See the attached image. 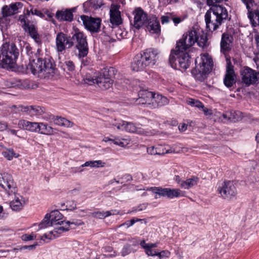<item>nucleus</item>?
I'll list each match as a JSON object with an SVG mask.
<instances>
[{
    "label": "nucleus",
    "mask_w": 259,
    "mask_h": 259,
    "mask_svg": "<svg viewBox=\"0 0 259 259\" xmlns=\"http://www.w3.org/2000/svg\"><path fill=\"white\" fill-rule=\"evenodd\" d=\"M24 49L29 59V63L26 67L27 72H31L33 75L44 78L54 75L55 66L49 58L42 59L40 56L39 49H37L36 53H34L29 44H26Z\"/></svg>",
    "instance_id": "obj_1"
},
{
    "label": "nucleus",
    "mask_w": 259,
    "mask_h": 259,
    "mask_svg": "<svg viewBox=\"0 0 259 259\" xmlns=\"http://www.w3.org/2000/svg\"><path fill=\"white\" fill-rule=\"evenodd\" d=\"M228 19V12L225 7L212 6L205 14L206 28L211 31L215 30Z\"/></svg>",
    "instance_id": "obj_2"
},
{
    "label": "nucleus",
    "mask_w": 259,
    "mask_h": 259,
    "mask_svg": "<svg viewBox=\"0 0 259 259\" xmlns=\"http://www.w3.org/2000/svg\"><path fill=\"white\" fill-rule=\"evenodd\" d=\"M195 62L196 66L191 73L197 80L203 81L212 69V58L207 53H205L201 55L200 58L196 59Z\"/></svg>",
    "instance_id": "obj_3"
},
{
    "label": "nucleus",
    "mask_w": 259,
    "mask_h": 259,
    "mask_svg": "<svg viewBox=\"0 0 259 259\" xmlns=\"http://www.w3.org/2000/svg\"><path fill=\"white\" fill-rule=\"evenodd\" d=\"M19 54V50L14 44H4L0 51V65L4 68L13 67Z\"/></svg>",
    "instance_id": "obj_4"
},
{
    "label": "nucleus",
    "mask_w": 259,
    "mask_h": 259,
    "mask_svg": "<svg viewBox=\"0 0 259 259\" xmlns=\"http://www.w3.org/2000/svg\"><path fill=\"white\" fill-rule=\"evenodd\" d=\"M71 47L74 46L78 50V56L79 58H84L89 53V46L87 35L79 30H75L71 38L70 43Z\"/></svg>",
    "instance_id": "obj_5"
},
{
    "label": "nucleus",
    "mask_w": 259,
    "mask_h": 259,
    "mask_svg": "<svg viewBox=\"0 0 259 259\" xmlns=\"http://www.w3.org/2000/svg\"><path fill=\"white\" fill-rule=\"evenodd\" d=\"M116 70L113 67L104 68L96 73V84L102 89L106 90L112 87L113 77Z\"/></svg>",
    "instance_id": "obj_6"
},
{
    "label": "nucleus",
    "mask_w": 259,
    "mask_h": 259,
    "mask_svg": "<svg viewBox=\"0 0 259 259\" xmlns=\"http://www.w3.org/2000/svg\"><path fill=\"white\" fill-rule=\"evenodd\" d=\"M169 63L172 67H177V62L179 66L182 69H186L190 64V56L186 51L171 50L169 59Z\"/></svg>",
    "instance_id": "obj_7"
},
{
    "label": "nucleus",
    "mask_w": 259,
    "mask_h": 259,
    "mask_svg": "<svg viewBox=\"0 0 259 259\" xmlns=\"http://www.w3.org/2000/svg\"><path fill=\"white\" fill-rule=\"evenodd\" d=\"M111 125L113 127H116L119 130L124 131L129 133H135L146 136H151L154 134V132L146 131L141 127H137L133 122L122 120L114 119L112 121Z\"/></svg>",
    "instance_id": "obj_8"
},
{
    "label": "nucleus",
    "mask_w": 259,
    "mask_h": 259,
    "mask_svg": "<svg viewBox=\"0 0 259 259\" xmlns=\"http://www.w3.org/2000/svg\"><path fill=\"white\" fill-rule=\"evenodd\" d=\"M133 19L130 18L131 28L135 31L144 27L148 20L150 16L141 8H136L132 12Z\"/></svg>",
    "instance_id": "obj_9"
},
{
    "label": "nucleus",
    "mask_w": 259,
    "mask_h": 259,
    "mask_svg": "<svg viewBox=\"0 0 259 259\" xmlns=\"http://www.w3.org/2000/svg\"><path fill=\"white\" fill-rule=\"evenodd\" d=\"M23 7V4L21 2H15L9 5H5L2 8V17H0V25L2 27L7 26L9 21L8 17L13 16L19 12V10Z\"/></svg>",
    "instance_id": "obj_10"
},
{
    "label": "nucleus",
    "mask_w": 259,
    "mask_h": 259,
    "mask_svg": "<svg viewBox=\"0 0 259 259\" xmlns=\"http://www.w3.org/2000/svg\"><path fill=\"white\" fill-rule=\"evenodd\" d=\"M217 191L223 199L228 200L235 198L237 194V188L231 181H225L220 184Z\"/></svg>",
    "instance_id": "obj_11"
},
{
    "label": "nucleus",
    "mask_w": 259,
    "mask_h": 259,
    "mask_svg": "<svg viewBox=\"0 0 259 259\" xmlns=\"http://www.w3.org/2000/svg\"><path fill=\"white\" fill-rule=\"evenodd\" d=\"M197 31L194 28L188 30L183 35L182 38L177 42V50L178 51H186L193 46L197 41Z\"/></svg>",
    "instance_id": "obj_12"
},
{
    "label": "nucleus",
    "mask_w": 259,
    "mask_h": 259,
    "mask_svg": "<svg viewBox=\"0 0 259 259\" xmlns=\"http://www.w3.org/2000/svg\"><path fill=\"white\" fill-rule=\"evenodd\" d=\"M146 190L152 191L153 193L159 196L166 197L169 199H174L185 196V192L179 189L153 187L147 188Z\"/></svg>",
    "instance_id": "obj_13"
},
{
    "label": "nucleus",
    "mask_w": 259,
    "mask_h": 259,
    "mask_svg": "<svg viewBox=\"0 0 259 259\" xmlns=\"http://www.w3.org/2000/svg\"><path fill=\"white\" fill-rule=\"evenodd\" d=\"M242 82L246 87L259 83V72L245 67L240 72Z\"/></svg>",
    "instance_id": "obj_14"
},
{
    "label": "nucleus",
    "mask_w": 259,
    "mask_h": 259,
    "mask_svg": "<svg viewBox=\"0 0 259 259\" xmlns=\"http://www.w3.org/2000/svg\"><path fill=\"white\" fill-rule=\"evenodd\" d=\"M19 20L25 31L28 33L29 35L36 43L40 45L41 40L40 35L37 32L36 26L31 23L26 18L25 16L21 15Z\"/></svg>",
    "instance_id": "obj_15"
},
{
    "label": "nucleus",
    "mask_w": 259,
    "mask_h": 259,
    "mask_svg": "<svg viewBox=\"0 0 259 259\" xmlns=\"http://www.w3.org/2000/svg\"><path fill=\"white\" fill-rule=\"evenodd\" d=\"M0 186L9 195L15 194L16 191V185L12 176L6 172H0Z\"/></svg>",
    "instance_id": "obj_16"
},
{
    "label": "nucleus",
    "mask_w": 259,
    "mask_h": 259,
    "mask_svg": "<svg viewBox=\"0 0 259 259\" xmlns=\"http://www.w3.org/2000/svg\"><path fill=\"white\" fill-rule=\"evenodd\" d=\"M85 28L91 32H97L100 28L101 19L95 18L85 15H81L80 17Z\"/></svg>",
    "instance_id": "obj_17"
},
{
    "label": "nucleus",
    "mask_w": 259,
    "mask_h": 259,
    "mask_svg": "<svg viewBox=\"0 0 259 259\" xmlns=\"http://www.w3.org/2000/svg\"><path fill=\"white\" fill-rule=\"evenodd\" d=\"M120 6L118 5L112 4L109 11L110 22L111 27H116L122 23L121 12L119 11Z\"/></svg>",
    "instance_id": "obj_18"
},
{
    "label": "nucleus",
    "mask_w": 259,
    "mask_h": 259,
    "mask_svg": "<svg viewBox=\"0 0 259 259\" xmlns=\"http://www.w3.org/2000/svg\"><path fill=\"white\" fill-rule=\"evenodd\" d=\"M147 67L154 66L157 61L158 52L152 48H149L140 53Z\"/></svg>",
    "instance_id": "obj_19"
},
{
    "label": "nucleus",
    "mask_w": 259,
    "mask_h": 259,
    "mask_svg": "<svg viewBox=\"0 0 259 259\" xmlns=\"http://www.w3.org/2000/svg\"><path fill=\"white\" fill-rule=\"evenodd\" d=\"M71 39L63 32L58 33L56 38V50L58 52L62 53L66 49V46L68 48H71L70 43Z\"/></svg>",
    "instance_id": "obj_20"
},
{
    "label": "nucleus",
    "mask_w": 259,
    "mask_h": 259,
    "mask_svg": "<svg viewBox=\"0 0 259 259\" xmlns=\"http://www.w3.org/2000/svg\"><path fill=\"white\" fill-rule=\"evenodd\" d=\"M150 33L159 34L161 27L158 18L155 15L149 16L147 23L144 26Z\"/></svg>",
    "instance_id": "obj_21"
},
{
    "label": "nucleus",
    "mask_w": 259,
    "mask_h": 259,
    "mask_svg": "<svg viewBox=\"0 0 259 259\" xmlns=\"http://www.w3.org/2000/svg\"><path fill=\"white\" fill-rule=\"evenodd\" d=\"M138 97L135 101L137 104L150 105L153 98V93L146 90H141L139 92Z\"/></svg>",
    "instance_id": "obj_22"
},
{
    "label": "nucleus",
    "mask_w": 259,
    "mask_h": 259,
    "mask_svg": "<svg viewBox=\"0 0 259 259\" xmlns=\"http://www.w3.org/2000/svg\"><path fill=\"white\" fill-rule=\"evenodd\" d=\"M236 78L233 66L229 62L227 63L226 72L224 79L225 85L228 88L232 87L236 82Z\"/></svg>",
    "instance_id": "obj_23"
},
{
    "label": "nucleus",
    "mask_w": 259,
    "mask_h": 259,
    "mask_svg": "<svg viewBox=\"0 0 259 259\" xmlns=\"http://www.w3.org/2000/svg\"><path fill=\"white\" fill-rule=\"evenodd\" d=\"M44 119L51 123H54L56 125L66 127H71L73 125V122L66 118L53 115H49L48 117H45Z\"/></svg>",
    "instance_id": "obj_24"
},
{
    "label": "nucleus",
    "mask_w": 259,
    "mask_h": 259,
    "mask_svg": "<svg viewBox=\"0 0 259 259\" xmlns=\"http://www.w3.org/2000/svg\"><path fill=\"white\" fill-rule=\"evenodd\" d=\"M68 231V228L64 226H57L53 231L48 233L44 234L40 238V240L45 241L46 240H52L58 237L62 233Z\"/></svg>",
    "instance_id": "obj_25"
},
{
    "label": "nucleus",
    "mask_w": 259,
    "mask_h": 259,
    "mask_svg": "<svg viewBox=\"0 0 259 259\" xmlns=\"http://www.w3.org/2000/svg\"><path fill=\"white\" fill-rule=\"evenodd\" d=\"M233 37L228 33H224L222 35L221 41V51L224 54L229 52L232 48Z\"/></svg>",
    "instance_id": "obj_26"
},
{
    "label": "nucleus",
    "mask_w": 259,
    "mask_h": 259,
    "mask_svg": "<svg viewBox=\"0 0 259 259\" xmlns=\"http://www.w3.org/2000/svg\"><path fill=\"white\" fill-rule=\"evenodd\" d=\"M146 67L147 66L143 59L142 55L140 53L136 55L131 63L132 70L135 71H140Z\"/></svg>",
    "instance_id": "obj_27"
},
{
    "label": "nucleus",
    "mask_w": 259,
    "mask_h": 259,
    "mask_svg": "<svg viewBox=\"0 0 259 259\" xmlns=\"http://www.w3.org/2000/svg\"><path fill=\"white\" fill-rule=\"evenodd\" d=\"M73 9L58 10L56 13V17L59 21L71 22L73 17Z\"/></svg>",
    "instance_id": "obj_28"
},
{
    "label": "nucleus",
    "mask_w": 259,
    "mask_h": 259,
    "mask_svg": "<svg viewBox=\"0 0 259 259\" xmlns=\"http://www.w3.org/2000/svg\"><path fill=\"white\" fill-rule=\"evenodd\" d=\"M25 204L24 198L18 194H15L14 199L10 202V207L14 211H19L22 209Z\"/></svg>",
    "instance_id": "obj_29"
},
{
    "label": "nucleus",
    "mask_w": 259,
    "mask_h": 259,
    "mask_svg": "<svg viewBox=\"0 0 259 259\" xmlns=\"http://www.w3.org/2000/svg\"><path fill=\"white\" fill-rule=\"evenodd\" d=\"M49 219L51 221V224L53 226L62 225L64 223V221H61L63 218V215L58 210H52L50 213H49Z\"/></svg>",
    "instance_id": "obj_30"
},
{
    "label": "nucleus",
    "mask_w": 259,
    "mask_h": 259,
    "mask_svg": "<svg viewBox=\"0 0 259 259\" xmlns=\"http://www.w3.org/2000/svg\"><path fill=\"white\" fill-rule=\"evenodd\" d=\"M168 99L162 95L159 94L153 93V98L152 99V105L154 108L156 106H162L168 104Z\"/></svg>",
    "instance_id": "obj_31"
},
{
    "label": "nucleus",
    "mask_w": 259,
    "mask_h": 259,
    "mask_svg": "<svg viewBox=\"0 0 259 259\" xmlns=\"http://www.w3.org/2000/svg\"><path fill=\"white\" fill-rule=\"evenodd\" d=\"M252 7H251V8L248 10V17L252 26L256 27L259 25V10H253Z\"/></svg>",
    "instance_id": "obj_32"
},
{
    "label": "nucleus",
    "mask_w": 259,
    "mask_h": 259,
    "mask_svg": "<svg viewBox=\"0 0 259 259\" xmlns=\"http://www.w3.org/2000/svg\"><path fill=\"white\" fill-rule=\"evenodd\" d=\"M119 213L117 210L113 209L106 211H95L91 213V215L96 219H103L111 215H116Z\"/></svg>",
    "instance_id": "obj_33"
},
{
    "label": "nucleus",
    "mask_w": 259,
    "mask_h": 259,
    "mask_svg": "<svg viewBox=\"0 0 259 259\" xmlns=\"http://www.w3.org/2000/svg\"><path fill=\"white\" fill-rule=\"evenodd\" d=\"M55 129L44 122H39L38 133L46 135H53L55 134Z\"/></svg>",
    "instance_id": "obj_34"
},
{
    "label": "nucleus",
    "mask_w": 259,
    "mask_h": 259,
    "mask_svg": "<svg viewBox=\"0 0 259 259\" xmlns=\"http://www.w3.org/2000/svg\"><path fill=\"white\" fill-rule=\"evenodd\" d=\"M147 153L151 155H164L165 153H169L168 150L163 149L162 146H158L157 147L151 146L147 149Z\"/></svg>",
    "instance_id": "obj_35"
},
{
    "label": "nucleus",
    "mask_w": 259,
    "mask_h": 259,
    "mask_svg": "<svg viewBox=\"0 0 259 259\" xmlns=\"http://www.w3.org/2000/svg\"><path fill=\"white\" fill-rule=\"evenodd\" d=\"M199 180L198 177L194 176L187 179L182 184V188L189 189L196 185L198 183Z\"/></svg>",
    "instance_id": "obj_36"
},
{
    "label": "nucleus",
    "mask_w": 259,
    "mask_h": 259,
    "mask_svg": "<svg viewBox=\"0 0 259 259\" xmlns=\"http://www.w3.org/2000/svg\"><path fill=\"white\" fill-rule=\"evenodd\" d=\"M103 252H111L112 253L100 255L98 257H97V259H103L105 257H113L116 256V253L115 251H113V248L110 246H106L102 249Z\"/></svg>",
    "instance_id": "obj_37"
},
{
    "label": "nucleus",
    "mask_w": 259,
    "mask_h": 259,
    "mask_svg": "<svg viewBox=\"0 0 259 259\" xmlns=\"http://www.w3.org/2000/svg\"><path fill=\"white\" fill-rule=\"evenodd\" d=\"M105 163L101 160L88 161L81 165V167L90 166L91 167H104Z\"/></svg>",
    "instance_id": "obj_38"
},
{
    "label": "nucleus",
    "mask_w": 259,
    "mask_h": 259,
    "mask_svg": "<svg viewBox=\"0 0 259 259\" xmlns=\"http://www.w3.org/2000/svg\"><path fill=\"white\" fill-rule=\"evenodd\" d=\"M198 45L202 48L204 47L207 45V36L205 34H202L200 35H198V32H197V41Z\"/></svg>",
    "instance_id": "obj_39"
},
{
    "label": "nucleus",
    "mask_w": 259,
    "mask_h": 259,
    "mask_svg": "<svg viewBox=\"0 0 259 259\" xmlns=\"http://www.w3.org/2000/svg\"><path fill=\"white\" fill-rule=\"evenodd\" d=\"M84 5L90 9L96 10L100 8L102 4L98 0H89L86 2Z\"/></svg>",
    "instance_id": "obj_40"
},
{
    "label": "nucleus",
    "mask_w": 259,
    "mask_h": 259,
    "mask_svg": "<svg viewBox=\"0 0 259 259\" xmlns=\"http://www.w3.org/2000/svg\"><path fill=\"white\" fill-rule=\"evenodd\" d=\"M48 217L49 213H47L41 223L39 224V230L46 229L50 226H53L52 224H51V222Z\"/></svg>",
    "instance_id": "obj_41"
},
{
    "label": "nucleus",
    "mask_w": 259,
    "mask_h": 259,
    "mask_svg": "<svg viewBox=\"0 0 259 259\" xmlns=\"http://www.w3.org/2000/svg\"><path fill=\"white\" fill-rule=\"evenodd\" d=\"M96 73H95L94 75L92 76L90 73L86 74L85 77L83 78V81L84 83L92 85L96 83Z\"/></svg>",
    "instance_id": "obj_42"
},
{
    "label": "nucleus",
    "mask_w": 259,
    "mask_h": 259,
    "mask_svg": "<svg viewBox=\"0 0 259 259\" xmlns=\"http://www.w3.org/2000/svg\"><path fill=\"white\" fill-rule=\"evenodd\" d=\"M2 155L9 160H12L13 157H18V154L15 153L13 149H8L3 151Z\"/></svg>",
    "instance_id": "obj_43"
},
{
    "label": "nucleus",
    "mask_w": 259,
    "mask_h": 259,
    "mask_svg": "<svg viewBox=\"0 0 259 259\" xmlns=\"http://www.w3.org/2000/svg\"><path fill=\"white\" fill-rule=\"evenodd\" d=\"M188 104L191 105L192 107H196L198 108H203V104L199 100L189 98L187 100Z\"/></svg>",
    "instance_id": "obj_44"
},
{
    "label": "nucleus",
    "mask_w": 259,
    "mask_h": 259,
    "mask_svg": "<svg viewBox=\"0 0 259 259\" xmlns=\"http://www.w3.org/2000/svg\"><path fill=\"white\" fill-rule=\"evenodd\" d=\"M113 144L121 147H125L128 144V140L123 139H120L118 137H114Z\"/></svg>",
    "instance_id": "obj_45"
},
{
    "label": "nucleus",
    "mask_w": 259,
    "mask_h": 259,
    "mask_svg": "<svg viewBox=\"0 0 259 259\" xmlns=\"http://www.w3.org/2000/svg\"><path fill=\"white\" fill-rule=\"evenodd\" d=\"M230 122H235L241 119V113L239 111H230Z\"/></svg>",
    "instance_id": "obj_46"
},
{
    "label": "nucleus",
    "mask_w": 259,
    "mask_h": 259,
    "mask_svg": "<svg viewBox=\"0 0 259 259\" xmlns=\"http://www.w3.org/2000/svg\"><path fill=\"white\" fill-rule=\"evenodd\" d=\"M142 248H144L145 249V253L148 256H157V254H158V252L156 251L155 250L153 249L152 248H150L149 247H147L145 245L140 244Z\"/></svg>",
    "instance_id": "obj_47"
},
{
    "label": "nucleus",
    "mask_w": 259,
    "mask_h": 259,
    "mask_svg": "<svg viewBox=\"0 0 259 259\" xmlns=\"http://www.w3.org/2000/svg\"><path fill=\"white\" fill-rule=\"evenodd\" d=\"M45 112L44 108L39 106H32V110L31 112V116L40 115Z\"/></svg>",
    "instance_id": "obj_48"
},
{
    "label": "nucleus",
    "mask_w": 259,
    "mask_h": 259,
    "mask_svg": "<svg viewBox=\"0 0 259 259\" xmlns=\"http://www.w3.org/2000/svg\"><path fill=\"white\" fill-rule=\"evenodd\" d=\"M39 124V122L29 121L27 131L31 132L38 133Z\"/></svg>",
    "instance_id": "obj_49"
},
{
    "label": "nucleus",
    "mask_w": 259,
    "mask_h": 259,
    "mask_svg": "<svg viewBox=\"0 0 259 259\" xmlns=\"http://www.w3.org/2000/svg\"><path fill=\"white\" fill-rule=\"evenodd\" d=\"M230 115H231V114L230 112H226L222 114L220 113L219 119L223 122H230Z\"/></svg>",
    "instance_id": "obj_50"
},
{
    "label": "nucleus",
    "mask_w": 259,
    "mask_h": 259,
    "mask_svg": "<svg viewBox=\"0 0 259 259\" xmlns=\"http://www.w3.org/2000/svg\"><path fill=\"white\" fill-rule=\"evenodd\" d=\"M83 224V222L81 220H76L71 221H66L64 223H63V226L64 227L68 228V230H69V226L71 225H74L75 226H80Z\"/></svg>",
    "instance_id": "obj_51"
},
{
    "label": "nucleus",
    "mask_w": 259,
    "mask_h": 259,
    "mask_svg": "<svg viewBox=\"0 0 259 259\" xmlns=\"http://www.w3.org/2000/svg\"><path fill=\"white\" fill-rule=\"evenodd\" d=\"M29 121L21 119L18 121V125L19 128L25 130H28Z\"/></svg>",
    "instance_id": "obj_52"
},
{
    "label": "nucleus",
    "mask_w": 259,
    "mask_h": 259,
    "mask_svg": "<svg viewBox=\"0 0 259 259\" xmlns=\"http://www.w3.org/2000/svg\"><path fill=\"white\" fill-rule=\"evenodd\" d=\"M30 12L32 15L37 16L41 18H43L45 17V15L41 12L35 8H34L33 6H30Z\"/></svg>",
    "instance_id": "obj_53"
},
{
    "label": "nucleus",
    "mask_w": 259,
    "mask_h": 259,
    "mask_svg": "<svg viewBox=\"0 0 259 259\" xmlns=\"http://www.w3.org/2000/svg\"><path fill=\"white\" fill-rule=\"evenodd\" d=\"M18 110L22 112H25L28 115L31 114V110H32V106H19L18 107Z\"/></svg>",
    "instance_id": "obj_54"
},
{
    "label": "nucleus",
    "mask_w": 259,
    "mask_h": 259,
    "mask_svg": "<svg viewBox=\"0 0 259 259\" xmlns=\"http://www.w3.org/2000/svg\"><path fill=\"white\" fill-rule=\"evenodd\" d=\"M171 13H167L165 15L161 17V22L162 24H167L171 20Z\"/></svg>",
    "instance_id": "obj_55"
},
{
    "label": "nucleus",
    "mask_w": 259,
    "mask_h": 259,
    "mask_svg": "<svg viewBox=\"0 0 259 259\" xmlns=\"http://www.w3.org/2000/svg\"><path fill=\"white\" fill-rule=\"evenodd\" d=\"M131 252V247L129 244L125 245L121 252V255L122 256H125L128 254H129Z\"/></svg>",
    "instance_id": "obj_56"
},
{
    "label": "nucleus",
    "mask_w": 259,
    "mask_h": 259,
    "mask_svg": "<svg viewBox=\"0 0 259 259\" xmlns=\"http://www.w3.org/2000/svg\"><path fill=\"white\" fill-rule=\"evenodd\" d=\"M170 255V252L167 250H163L161 252H158L157 256L161 259L164 257H169Z\"/></svg>",
    "instance_id": "obj_57"
},
{
    "label": "nucleus",
    "mask_w": 259,
    "mask_h": 259,
    "mask_svg": "<svg viewBox=\"0 0 259 259\" xmlns=\"http://www.w3.org/2000/svg\"><path fill=\"white\" fill-rule=\"evenodd\" d=\"M148 204L147 203H144L140 204L139 206H138L136 207H134L133 208V210L132 211H142L147 208Z\"/></svg>",
    "instance_id": "obj_58"
},
{
    "label": "nucleus",
    "mask_w": 259,
    "mask_h": 259,
    "mask_svg": "<svg viewBox=\"0 0 259 259\" xmlns=\"http://www.w3.org/2000/svg\"><path fill=\"white\" fill-rule=\"evenodd\" d=\"M140 221H141L140 219H137L136 220H135L134 219H132L130 221H127L126 222H125L124 223L122 224V225H120V226H126L127 228H128V227L133 226L136 222H138Z\"/></svg>",
    "instance_id": "obj_59"
},
{
    "label": "nucleus",
    "mask_w": 259,
    "mask_h": 259,
    "mask_svg": "<svg viewBox=\"0 0 259 259\" xmlns=\"http://www.w3.org/2000/svg\"><path fill=\"white\" fill-rule=\"evenodd\" d=\"M140 244H142L144 245H145L147 247H149L150 248H155L157 247L158 246V243H146L145 241L144 240H143L140 241Z\"/></svg>",
    "instance_id": "obj_60"
},
{
    "label": "nucleus",
    "mask_w": 259,
    "mask_h": 259,
    "mask_svg": "<svg viewBox=\"0 0 259 259\" xmlns=\"http://www.w3.org/2000/svg\"><path fill=\"white\" fill-rule=\"evenodd\" d=\"M65 66L68 70L72 71L74 69L75 66L73 62L67 61L65 62Z\"/></svg>",
    "instance_id": "obj_61"
},
{
    "label": "nucleus",
    "mask_w": 259,
    "mask_h": 259,
    "mask_svg": "<svg viewBox=\"0 0 259 259\" xmlns=\"http://www.w3.org/2000/svg\"><path fill=\"white\" fill-rule=\"evenodd\" d=\"M35 237L36 236L33 234H25L22 236V239L24 241H29L33 240Z\"/></svg>",
    "instance_id": "obj_62"
},
{
    "label": "nucleus",
    "mask_w": 259,
    "mask_h": 259,
    "mask_svg": "<svg viewBox=\"0 0 259 259\" xmlns=\"http://www.w3.org/2000/svg\"><path fill=\"white\" fill-rule=\"evenodd\" d=\"M35 247V245H24V246L21 247L19 248H14L13 250H21L27 249L29 250H32V249H34Z\"/></svg>",
    "instance_id": "obj_63"
},
{
    "label": "nucleus",
    "mask_w": 259,
    "mask_h": 259,
    "mask_svg": "<svg viewBox=\"0 0 259 259\" xmlns=\"http://www.w3.org/2000/svg\"><path fill=\"white\" fill-rule=\"evenodd\" d=\"M242 1L245 5L247 10H249L251 7H253V4L252 0H242Z\"/></svg>",
    "instance_id": "obj_64"
}]
</instances>
